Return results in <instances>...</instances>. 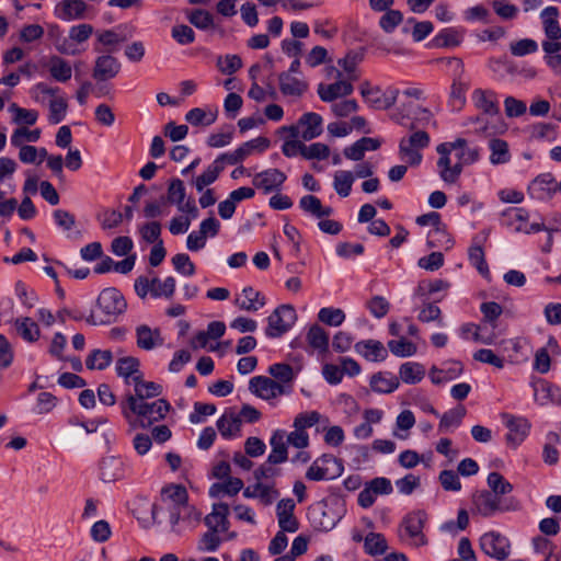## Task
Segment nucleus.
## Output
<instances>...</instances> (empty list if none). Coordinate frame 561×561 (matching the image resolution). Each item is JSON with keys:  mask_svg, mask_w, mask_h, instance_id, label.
Masks as SVG:
<instances>
[{"mask_svg": "<svg viewBox=\"0 0 561 561\" xmlns=\"http://www.w3.org/2000/svg\"><path fill=\"white\" fill-rule=\"evenodd\" d=\"M96 306L101 313L93 311L85 318L91 325H106L116 321L117 317L127 309V302L122 293L115 287L104 288L96 299Z\"/></svg>", "mask_w": 561, "mask_h": 561, "instance_id": "obj_1", "label": "nucleus"}, {"mask_svg": "<svg viewBox=\"0 0 561 561\" xmlns=\"http://www.w3.org/2000/svg\"><path fill=\"white\" fill-rule=\"evenodd\" d=\"M122 413L126 419L136 416L144 421H163L171 410V404L165 399L154 401L140 398H125L121 401Z\"/></svg>", "mask_w": 561, "mask_h": 561, "instance_id": "obj_2", "label": "nucleus"}, {"mask_svg": "<svg viewBox=\"0 0 561 561\" xmlns=\"http://www.w3.org/2000/svg\"><path fill=\"white\" fill-rule=\"evenodd\" d=\"M473 510L483 517H491L496 513L515 512L520 508V502L511 496L497 500L490 491L483 490L472 496Z\"/></svg>", "mask_w": 561, "mask_h": 561, "instance_id": "obj_3", "label": "nucleus"}, {"mask_svg": "<svg viewBox=\"0 0 561 561\" xmlns=\"http://www.w3.org/2000/svg\"><path fill=\"white\" fill-rule=\"evenodd\" d=\"M296 320L295 308L290 305H280L267 317L266 337H280L294 327Z\"/></svg>", "mask_w": 561, "mask_h": 561, "instance_id": "obj_4", "label": "nucleus"}, {"mask_svg": "<svg viewBox=\"0 0 561 561\" xmlns=\"http://www.w3.org/2000/svg\"><path fill=\"white\" fill-rule=\"evenodd\" d=\"M530 215L524 207H508L502 211V224L512 228L515 232H524L526 234L548 231L543 222L527 224Z\"/></svg>", "mask_w": 561, "mask_h": 561, "instance_id": "obj_5", "label": "nucleus"}, {"mask_svg": "<svg viewBox=\"0 0 561 561\" xmlns=\"http://www.w3.org/2000/svg\"><path fill=\"white\" fill-rule=\"evenodd\" d=\"M480 548L489 557L503 561L511 553L510 540L497 531H490L480 538Z\"/></svg>", "mask_w": 561, "mask_h": 561, "instance_id": "obj_6", "label": "nucleus"}, {"mask_svg": "<svg viewBox=\"0 0 561 561\" xmlns=\"http://www.w3.org/2000/svg\"><path fill=\"white\" fill-rule=\"evenodd\" d=\"M392 484L388 478L377 477L367 482L358 494V505L368 508L374 505L378 495H388L392 493Z\"/></svg>", "mask_w": 561, "mask_h": 561, "instance_id": "obj_7", "label": "nucleus"}, {"mask_svg": "<svg viewBox=\"0 0 561 561\" xmlns=\"http://www.w3.org/2000/svg\"><path fill=\"white\" fill-rule=\"evenodd\" d=\"M249 389L253 394L266 401L285 393L283 385L265 376L252 377L249 381Z\"/></svg>", "mask_w": 561, "mask_h": 561, "instance_id": "obj_8", "label": "nucleus"}, {"mask_svg": "<svg viewBox=\"0 0 561 561\" xmlns=\"http://www.w3.org/2000/svg\"><path fill=\"white\" fill-rule=\"evenodd\" d=\"M287 180V175L276 168L259 172L253 178V185L264 194L279 192Z\"/></svg>", "mask_w": 561, "mask_h": 561, "instance_id": "obj_9", "label": "nucleus"}, {"mask_svg": "<svg viewBox=\"0 0 561 561\" xmlns=\"http://www.w3.org/2000/svg\"><path fill=\"white\" fill-rule=\"evenodd\" d=\"M556 179L547 172L537 175L527 187V194L531 199L547 202L554 195Z\"/></svg>", "mask_w": 561, "mask_h": 561, "instance_id": "obj_10", "label": "nucleus"}, {"mask_svg": "<svg viewBox=\"0 0 561 561\" xmlns=\"http://www.w3.org/2000/svg\"><path fill=\"white\" fill-rule=\"evenodd\" d=\"M489 238V231L482 230L474 234L471 240V245L468 250V259L472 266H474L481 275L490 273L488 263L485 261V254L483 244Z\"/></svg>", "mask_w": 561, "mask_h": 561, "instance_id": "obj_11", "label": "nucleus"}, {"mask_svg": "<svg viewBox=\"0 0 561 561\" xmlns=\"http://www.w3.org/2000/svg\"><path fill=\"white\" fill-rule=\"evenodd\" d=\"M89 5L83 0H62L54 10L57 19L71 22L88 18Z\"/></svg>", "mask_w": 561, "mask_h": 561, "instance_id": "obj_12", "label": "nucleus"}, {"mask_svg": "<svg viewBox=\"0 0 561 561\" xmlns=\"http://www.w3.org/2000/svg\"><path fill=\"white\" fill-rule=\"evenodd\" d=\"M354 351L370 363H382L388 357V348L380 341L374 339L356 342Z\"/></svg>", "mask_w": 561, "mask_h": 561, "instance_id": "obj_13", "label": "nucleus"}, {"mask_svg": "<svg viewBox=\"0 0 561 561\" xmlns=\"http://www.w3.org/2000/svg\"><path fill=\"white\" fill-rule=\"evenodd\" d=\"M122 65L111 53L99 56L95 59L92 77L98 81H107L115 78L121 71Z\"/></svg>", "mask_w": 561, "mask_h": 561, "instance_id": "obj_14", "label": "nucleus"}, {"mask_svg": "<svg viewBox=\"0 0 561 561\" xmlns=\"http://www.w3.org/2000/svg\"><path fill=\"white\" fill-rule=\"evenodd\" d=\"M424 523L425 515L422 512L408 514L402 522L407 535L413 540L412 543L415 547L427 545V539L423 534Z\"/></svg>", "mask_w": 561, "mask_h": 561, "instance_id": "obj_15", "label": "nucleus"}, {"mask_svg": "<svg viewBox=\"0 0 561 561\" xmlns=\"http://www.w3.org/2000/svg\"><path fill=\"white\" fill-rule=\"evenodd\" d=\"M471 100L474 106L482 112V114L490 117L500 114V105L496 93L492 90L476 89L471 94Z\"/></svg>", "mask_w": 561, "mask_h": 561, "instance_id": "obj_16", "label": "nucleus"}, {"mask_svg": "<svg viewBox=\"0 0 561 561\" xmlns=\"http://www.w3.org/2000/svg\"><path fill=\"white\" fill-rule=\"evenodd\" d=\"M465 36L462 28L454 26L444 27L427 43L428 48H454L458 47Z\"/></svg>", "mask_w": 561, "mask_h": 561, "instance_id": "obj_17", "label": "nucleus"}, {"mask_svg": "<svg viewBox=\"0 0 561 561\" xmlns=\"http://www.w3.org/2000/svg\"><path fill=\"white\" fill-rule=\"evenodd\" d=\"M126 467L124 461L115 456L104 457L100 462V476L104 482H114L125 478Z\"/></svg>", "mask_w": 561, "mask_h": 561, "instance_id": "obj_18", "label": "nucleus"}, {"mask_svg": "<svg viewBox=\"0 0 561 561\" xmlns=\"http://www.w3.org/2000/svg\"><path fill=\"white\" fill-rule=\"evenodd\" d=\"M295 502L293 499H283L278 502L276 512L278 525L282 530L295 533L299 528V523L294 516Z\"/></svg>", "mask_w": 561, "mask_h": 561, "instance_id": "obj_19", "label": "nucleus"}, {"mask_svg": "<svg viewBox=\"0 0 561 561\" xmlns=\"http://www.w3.org/2000/svg\"><path fill=\"white\" fill-rule=\"evenodd\" d=\"M458 336L465 341L472 340L485 345H492L495 340L493 331L486 332L484 327L473 322L463 323L459 328Z\"/></svg>", "mask_w": 561, "mask_h": 561, "instance_id": "obj_20", "label": "nucleus"}, {"mask_svg": "<svg viewBox=\"0 0 561 561\" xmlns=\"http://www.w3.org/2000/svg\"><path fill=\"white\" fill-rule=\"evenodd\" d=\"M353 90L354 88L351 82L346 80H337L330 84L320 83L317 92L321 101L333 102L337 98L352 94Z\"/></svg>", "mask_w": 561, "mask_h": 561, "instance_id": "obj_21", "label": "nucleus"}, {"mask_svg": "<svg viewBox=\"0 0 561 561\" xmlns=\"http://www.w3.org/2000/svg\"><path fill=\"white\" fill-rule=\"evenodd\" d=\"M322 125V116L314 112L305 113L298 119V126L304 127L300 136L306 141L319 137L323 131Z\"/></svg>", "mask_w": 561, "mask_h": 561, "instance_id": "obj_22", "label": "nucleus"}, {"mask_svg": "<svg viewBox=\"0 0 561 561\" xmlns=\"http://www.w3.org/2000/svg\"><path fill=\"white\" fill-rule=\"evenodd\" d=\"M399 386V378L390 371H378L373 374L369 379L371 391L380 394L391 393L396 391Z\"/></svg>", "mask_w": 561, "mask_h": 561, "instance_id": "obj_23", "label": "nucleus"}, {"mask_svg": "<svg viewBox=\"0 0 561 561\" xmlns=\"http://www.w3.org/2000/svg\"><path fill=\"white\" fill-rule=\"evenodd\" d=\"M229 505L226 503H217L213 506V512L205 517V525L211 529L225 533L229 529Z\"/></svg>", "mask_w": 561, "mask_h": 561, "instance_id": "obj_24", "label": "nucleus"}, {"mask_svg": "<svg viewBox=\"0 0 561 561\" xmlns=\"http://www.w3.org/2000/svg\"><path fill=\"white\" fill-rule=\"evenodd\" d=\"M306 340L309 346L318 352L319 356L323 357L329 353V333L319 324H312L309 328Z\"/></svg>", "mask_w": 561, "mask_h": 561, "instance_id": "obj_25", "label": "nucleus"}, {"mask_svg": "<svg viewBox=\"0 0 561 561\" xmlns=\"http://www.w3.org/2000/svg\"><path fill=\"white\" fill-rule=\"evenodd\" d=\"M133 382H134L135 393L134 394L129 393L125 398H140L141 397L142 401H145V400H150L152 398L159 397L163 391V388L161 385L156 383L153 381H145V380H142L141 375L134 376Z\"/></svg>", "mask_w": 561, "mask_h": 561, "instance_id": "obj_26", "label": "nucleus"}, {"mask_svg": "<svg viewBox=\"0 0 561 561\" xmlns=\"http://www.w3.org/2000/svg\"><path fill=\"white\" fill-rule=\"evenodd\" d=\"M137 346L145 351H151L158 345H162L160 329L152 330L147 324H140L136 328Z\"/></svg>", "mask_w": 561, "mask_h": 561, "instance_id": "obj_27", "label": "nucleus"}, {"mask_svg": "<svg viewBox=\"0 0 561 561\" xmlns=\"http://www.w3.org/2000/svg\"><path fill=\"white\" fill-rule=\"evenodd\" d=\"M261 412L250 404H243L240 410L234 407L226 408L217 421H259Z\"/></svg>", "mask_w": 561, "mask_h": 561, "instance_id": "obj_28", "label": "nucleus"}, {"mask_svg": "<svg viewBox=\"0 0 561 561\" xmlns=\"http://www.w3.org/2000/svg\"><path fill=\"white\" fill-rule=\"evenodd\" d=\"M286 433L284 431H276L271 438L272 451L267 457V462L270 465H278L283 463L288 458L286 442H285Z\"/></svg>", "mask_w": 561, "mask_h": 561, "instance_id": "obj_29", "label": "nucleus"}, {"mask_svg": "<svg viewBox=\"0 0 561 561\" xmlns=\"http://www.w3.org/2000/svg\"><path fill=\"white\" fill-rule=\"evenodd\" d=\"M278 81L279 90L286 96H301L308 89L307 82L289 76V72L279 73Z\"/></svg>", "mask_w": 561, "mask_h": 561, "instance_id": "obj_30", "label": "nucleus"}, {"mask_svg": "<svg viewBox=\"0 0 561 561\" xmlns=\"http://www.w3.org/2000/svg\"><path fill=\"white\" fill-rule=\"evenodd\" d=\"M490 163L493 165H500L508 163L512 159L510 147L506 140L501 138H491L489 140Z\"/></svg>", "mask_w": 561, "mask_h": 561, "instance_id": "obj_31", "label": "nucleus"}, {"mask_svg": "<svg viewBox=\"0 0 561 561\" xmlns=\"http://www.w3.org/2000/svg\"><path fill=\"white\" fill-rule=\"evenodd\" d=\"M18 334L28 343L36 342L41 336L38 324L30 317H21L14 320Z\"/></svg>", "mask_w": 561, "mask_h": 561, "instance_id": "obj_32", "label": "nucleus"}, {"mask_svg": "<svg viewBox=\"0 0 561 561\" xmlns=\"http://www.w3.org/2000/svg\"><path fill=\"white\" fill-rule=\"evenodd\" d=\"M242 300H237V304L240 309L255 312L262 307L265 306V297L257 290H255L252 286H245L242 289Z\"/></svg>", "mask_w": 561, "mask_h": 561, "instance_id": "obj_33", "label": "nucleus"}, {"mask_svg": "<svg viewBox=\"0 0 561 561\" xmlns=\"http://www.w3.org/2000/svg\"><path fill=\"white\" fill-rule=\"evenodd\" d=\"M425 376V369L422 364L416 362H405L399 368V380L407 385H415Z\"/></svg>", "mask_w": 561, "mask_h": 561, "instance_id": "obj_34", "label": "nucleus"}, {"mask_svg": "<svg viewBox=\"0 0 561 561\" xmlns=\"http://www.w3.org/2000/svg\"><path fill=\"white\" fill-rule=\"evenodd\" d=\"M96 44L94 45V51L102 53L103 49L100 47H106V53H113L115 47L124 42L126 37L115 30H105L98 33Z\"/></svg>", "mask_w": 561, "mask_h": 561, "instance_id": "obj_35", "label": "nucleus"}, {"mask_svg": "<svg viewBox=\"0 0 561 561\" xmlns=\"http://www.w3.org/2000/svg\"><path fill=\"white\" fill-rule=\"evenodd\" d=\"M49 62V73L55 81L64 83L71 79L72 69L66 59L54 55L50 57Z\"/></svg>", "mask_w": 561, "mask_h": 561, "instance_id": "obj_36", "label": "nucleus"}, {"mask_svg": "<svg viewBox=\"0 0 561 561\" xmlns=\"http://www.w3.org/2000/svg\"><path fill=\"white\" fill-rule=\"evenodd\" d=\"M486 482L491 494H494L497 500H504L503 496L513 491V485L499 472L489 473Z\"/></svg>", "mask_w": 561, "mask_h": 561, "instance_id": "obj_37", "label": "nucleus"}, {"mask_svg": "<svg viewBox=\"0 0 561 561\" xmlns=\"http://www.w3.org/2000/svg\"><path fill=\"white\" fill-rule=\"evenodd\" d=\"M113 362V354L110 350H93L85 359L88 369H106Z\"/></svg>", "mask_w": 561, "mask_h": 561, "instance_id": "obj_38", "label": "nucleus"}, {"mask_svg": "<svg viewBox=\"0 0 561 561\" xmlns=\"http://www.w3.org/2000/svg\"><path fill=\"white\" fill-rule=\"evenodd\" d=\"M409 402L415 409L420 410L424 414H432L438 417V412L433 407L431 400L428 399L426 392L422 389H413L409 393Z\"/></svg>", "mask_w": 561, "mask_h": 561, "instance_id": "obj_39", "label": "nucleus"}, {"mask_svg": "<svg viewBox=\"0 0 561 561\" xmlns=\"http://www.w3.org/2000/svg\"><path fill=\"white\" fill-rule=\"evenodd\" d=\"M162 495H165L171 502L172 506H182L184 510H191L188 505V493L183 485L170 484L162 489Z\"/></svg>", "mask_w": 561, "mask_h": 561, "instance_id": "obj_40", "label": "nucleus"}, {"mask_svg": "<svg viewBox=\"0 0 561 561\" xmlns=\"http://www.w3.org/2000/svg\"><path fill=\"white\" fill-rule=\"evenodd\" d=\"M507 433L505 435V439L507 445L516 448L519 446L524 439L527 437L530 424L529 423H506Z\"/></svg>", "mask_w": 561, "mask_h": 561, "instance_id": "obj_41", "label": "nucleus"}, {"mask_svg": "<svg viewBox=\"0 0 561 561\" xmlns=\"http://www.w3.org/2000/svg\"><path fill=\"white\" fill-rule=\"evenodd\" d=\"M221 172V168L213 161L201 175L193 179L192 184L197 192H203L206 186L217 181Z\"/></svg>", "mask_w": 561, "mask_h": 561, "instance_id": "obj_42", "label": "nucleus"}, {"mask_svg": "<svg viewBox=\"0 0 561 561\" xmlns=\"http://www.w3.org/2000/svg\"><path fill=\"white\" fill-rule=\"evenodd\" d=\"M388 353L391 352L397 357H411L415 355L417 347L416 345L407 340L405 337H401L399 340H390L387 343Z\"/></svg>", "mask_w": 561, "mask_h": 561, "instance_id": "obj_43", "label": "nucleus"}, {"mask_svg": "<svg viewBox=\"0 0 561 561\" xmlns=\"http://www.w3.org/2000/svg\"><path fill=\"white\" fill-rule=\"evenodd\" d=\"M243 495L245 497H259L264 505H270L273 503L274 499L278 495L277 491L272 488L257 482L252 488H247L243 491Z\"/></svg>", "mask_w": 561, "mask_h": 561, "instance_id": "obj_44", "label": "nucleus"}, {"mask_svg": "<svg viewBox=\"0 0 561 561\" xmlns=\"http://www.w3.org/2000/svg\"><path fill=\"white\" fill-rule=\"evenodd\" d=\"M314 423H295L296 430L285 436V442L296 448H306L309 445V435L306 432L307 427L312 426Z\"/></svg>", "mask_w": 561, "mask_h": 561, "instance_id": "obj_45", "label": "nucleus"}, {"mask_svg": "<svg viewBox=\"0 0 561 561\" xmlns=\"http://www.w3.org/2000/svg\"><path fill=\"white\" fill-rule=\"evenodd\" d=\"M364 549L370 556H380L388 549L387 540L382 534L369 533L364 541Z\"/></svg>", "mask_w": 561, "mask_h": 561, "instance_id": "obj_46", "label": "nucleus"}, {"mask_svg": "<svg viewBox=\"0 0 561 561\" xmlns=\"http://www.w3.org/2000/svg\"><path fill=\"white\" fill-rule=\"evenodd\" d=\"M153 288L151 290V297L153 298H171L174 295L176 280L173 276H168L161 282L158 277L151 279Z\"/></svg>", "mask_w": 561, "mask_h": 561, "instance_id": "obj_47", "label": "nucleus"}, {"mask_svg": "<svg viewBox=\"0 0 561 561\" xmlns=\"http://www.w3.org/2000/svg\"><path fill=\"white\" fill-rule=\"evenodd\" d=\"M345 318V312L340 308L323 307L318 312L319 321L329 327H340Z\"/></svg>", "mask_w": 561, "mask_h": 561, "instance_id": "obj_48", "label": "nucleus"}, {"mask_svg": "<svg viewBox=\"0 0 561 561\" xmlns=\"http://www.w3.org/2000/svg\"><path fill=\"white\" fill-rule=\"evenodd\" d=\"M9 111L13 113V122L18 125H35L38 119V112L36 110H27L20 107L18 104L12 103Z\"/></svg>", "mask_w": 561, "mask_h": 561, "instance_id": "obj_49", "label": "nucleus"}, {"mask_svg": "<svg viewBox=\"0 0 561 561\" xmlns=\"http://www.w3.org/2000/svg\"><path fill=\"white\" fill-rule=\"evenodd\" d=\"M355 176L351 171H337L334 175L333 186L341 197H347L352 192Z\"/></svg>", "mask_w": 561, "mask_h": 561, "instance_id": "obj_50", "label": "nucleus"}, {"mask_svg": "<svg viewBox=\"0 0 561 561\" xmlns=\"http://www.w3.org/2000/svg\"><path fill=\"white\" fill-rule=\"evenodd\" d=\"M186 198V188L184 182L178 178H173L169 181L167 190V199L170 204L181 205Z\"/></svg>", "mask_w": 561, "mask_h": 561, "instance_id": "obj_51", "label": "nucleus"}, {"mask_svg": "<svg viewBox=\"0 0 561 561\" xmlns=\"http://www.w3.org/2000/svg\"><path fill=\"white\" fill-rule=\"evenodd\" d=\"M188 22L196 28L206 31L214 25V16L204 9H194L187 14Z\"/></svg>", "mask_w": 561, "mask_h": 561, "instance_id": "obj_52", "label": "nucleus"}, {"mask_svg": "<svg viewBox=\"0 0 561 561\" xmlns=\"http://www.w3.org/2000/svg\"><path fill=\"white\" fill-rule=\"evenodd\" d=\"M268 374L280 385L290 383L295 379L293 367L286 363H275L268 367Z\"/></svg>", "mask_w": 561, "mask_h": 561, "instance_id": "obj_53", "label": "nucleus"}, {"mask_svg": "<svg viewBox=\"0 0 561 561\" xmlns=\"http://www.w3.org/2000/svg\"><path fill=\"white\" fill-rule=\"evenodd\" d=\"M327 463L323 462V456L316 459L306 472V478L310 481L330 480V476L337 473L336 470L328 472Z\"/></svg>", "mask_w": 561, "mask_h": 561, "instance_id": "obj_54", "label": "nucleus"}, {"mask_svg": "<svg viewBox=\"0 0 561 561\" xmlns=\"http://www.w3.org/2000/svg\"><path fill=\"white\" fill-rule=\"evenodd\" d=\"M480 311L483 316V322L491 325L492 330L496 328L497 319L503 312V308L495 301H485L480 305Z\"/></svg>", "mask_w": 561, "mask_h": 561, "instance_id": "obj_55", "label": "nucleus"}, {"mask_svg": "<svg viewBox=\"0 0 561 561\" xmlns=\"http://www.w3.org/2000/svg\"><path fill=\"white\" fill-rule=\"evenodd\" d=\"M139 360L136 357H122L116 362V374L125 379L133 378L139 371Z\"/></svg>", "mask_w": 561, "mask_h": 561, "instance_id": "obj_56", "label": "nucleus"}, {"mask_svg": "<svg viewBox=\"0 0 561 561\" xmlns=\"http://www.w3.org/2000/svg\"><path fill=\"white\" fill-rule=\"evenodd\" d=\"M162 226L159 221H149L139 227V233L144 241L151 244H157L161 236Z\"/></svg>", "mask_w": 561, "mask_h": 561, "instance_id": "obj_57", "label": "nucleus"}, {"mask_svg": "<svg viewBox=\"0 0 561 561\" xmlns=\"http://www.w3.org/2000/svg\"><path fill=\"white\" fill-rule=\"evenodd\" d=\"M330 156V148L322 142H313L309 146L302 144V157L307 160H325Z\"/></svg>", "mask_w": 561, "mask_h": 561, "instance_id": "obj_58", "label": "nucleus"}, {"mask_svg": "<svg viewBox=\"0 0 561 561\" xmlns=\"http://www.w3.org/2000/svg\"><path fill=\"white\" fill-rule=\"evenodd\" d=\"M510 50L513 56L523 57L535 54L538 50V43L533 38H523L511 43Z\"/></svg>", "mask_w": 561, "mask_h": 561, "instance_id": "obj_59", "label": "nucleus"}, {"mask_svg": "<svg viewBox=\"0 0 561 561\" xmlns=\"http://www.w3.org/2000/svg\"><path fill=\"white\" fill-rule=\"evenodd\" d=\"M403 21V14L399 10H388L379 20L380 28L387 33L391 34L397 28V26Z\"/></svg>", "mask_w": 561, "mask_h": 561, "instance_id": "obj_60", "label": "nucleus"}, {"mask_svg": "<svg viewBox=\"0 0 561 561\" xmlns=\"http://www.w3.org/2000/svg\"><path fill=\"white\" fill-rule=\"evenodd\" d=\"M365 247L362 243L339 242L335 247V254L342 259H355L363 255Z\"/></svg>", "mask_w": 561, "mask_h": 561, "instance_id": "obj_61", "label": "nucleus"}, {"mask_svg": "<svg viewBox=\"0 0 561 561\" xmlns=\"http://www.w3.org/2000/svg\"><path fill=\"white\" fill-rule=\"evenodd\" d=\"M270 139L263 136H259L254 139L248 140L240 145L238 149L243 152V160L250 156L253 151L264 152L270 147Z\"/></svg>", "mask_w": 561, "mask_h": 561, "instance_id": "obj_62", "label": "nucleus"}, {"mask_svg": "<svg viewBox=\"0 0 561 561\" xmlns=\"http://www.w3.org/2000/svg\"><path fill=\"white\" fill-rule=\"evenodd\" d=\"M171 37L180 45H188L195 42V32L186 24H178L171 28Z\"/></svg>", "mask_w": 561, "mask_h": 561, "instance_id": "obj_63", "label": "nucleus"}, {"mask_svg": "<svg viewBox=\"0 0 561 561\" xmlns=\"http://www.w3.org/2000/svg\"><path fill=\"white\" fill-rule=\"evenodd\" d=\"M174 270L183 276H192L195 274V264L191 261L188 254L178 253L172 257Z\"/></svg>", "mask_w": 561, "mask_h": 561, "instance_id": "obj_64", "label": "nucleus"}]
</instances>
